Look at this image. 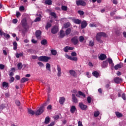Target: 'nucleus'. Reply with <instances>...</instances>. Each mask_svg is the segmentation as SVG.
Here are the masks:
<instances>
[{"label":"nucleus","mask_w":126,"mask_h":126,"mask_svg":"<svg viewBox=\"0 0 126 126\" xmlns=\"http://www.w3.org/2000/svg\"><path fill=\"white\" fill-rule=\"evenodd\" d=\"M22 26L24 30H22V33L25 34L29 29V26L27 24V21L26 19H24L21 21Z\"/></svg>","instance_id":"1"},{"label":"nucleus","mask_w":126,"mask_h":126,"mask_svg":"<svg viewBox=\"0 0 126 126\" xmlns=\"http://www.w3.org/2000/svg\"><path fill=\"white\" fill-rule=\"evenodd\" d=\"M44 106H47V103H45L43 105L41 106L38 110L35 112V116H40L44 113V110H45Z\"/></svg>","instance_id":"2"},{"label":"nucleus","mask_w":126,"mask_h":126,"mask_svg":"<svg viewBox=\"0 0 126 126\" xmlns=\"http://www.w3.org/2000/svg\"><path fill=\"white\" fill-rule=\"evenodd\" d=\"M49 60H51V57L46 56H42L38 58V60L39 61V62H44L45 63H48V62H49Z\"/></svg>","instance_id":"3"},{"label":"nucleus","mask_w":126,"mask_h":126,"mask_svg":"<svg viewBox=\"0 0 126 126\" xmlns=\"http://www.w3.org/2000/svg\"><path fill=\"white\" fill-rule=\"evenodd\" d=\"M76 3L77 6L81 5L82 6H85L86 5V2H85L83 0H78L76 1Z\"/></svg>","instance_id":"4"},{"label":"nucleus","mask_w":126,"mask_h":126,"mask_svg":"<svg viewBox=\"0 0 126 126\" xmlns=\"http://www.w3.org/2000/svg\"><path fill=\"white\" fill-rule=\"evenodd\" d=\"M71 42L74 45H77L78 44V38L77 36H74L71 39Z\"/></svg>","instance_id":"5"},{"label":"nucleus","mask_w":126,"mask_h":126,"mask_svg":"<svg viewBox=\"0 0 126 126\" xmlns=\"http://www.w3.org/2000/svg\"><path fill=\"white\" fill-rule=\"evenodd\" d=\"M59 32V28L57 26H54L51 29V33L52 34H57Z\"/></svg>","instance_id":"6"},{"label":"nucleus","mask_w":126,"mask_h":126,"mask_svg":"<svg viewBox=\"0 0 126 126\" xmlns=\"http://www.w3.org/2000/svg\"><path fill=\"white\" fill-rule=\"evenodd\" d=\"M123 66H124V63H123L122 62H120L119 63L114 66V69H115V70H118V68H122Z\"/></svg>","instance_id":"7"},{"label":"nucleus","mask_w":126,"mask_h":126,"mask_svg":"<svg viewBox=\"0 0 126 126\" xmlns=\"http://www.w3.org/2000/svg\"><path fill=\"white\" fill-rule=\"evenodd\" d=\"M35 36L37 39H41V35L42 34V32L41 31L38 30L35 32Z\"/></svg>","instance_id":"8"},{"label":"nucleus","mask_w":126,"mask_h":126,"mask_svg":"<svg viewBox=\"0 0 126 126\" xmlns=\"http://www.w3.org/2000/svg\"><path fill=\"white\" fill-rule=\"evenodd\" d=\"M57 76H58V77H61V76H62V68L60 65H57Z\"/></svg>","instance_id":"9"},{"label":"nucleus","mask_w":126,"mask_h":126,"mask_svg":"<svg viewBox=\"0 0 126 126\" xmlns=\"http://www.w3.org/2000/svg\"><path fill=\"white\" fill-rule=\"evenodd\" d=\"M114 81L117 84H119V83H121V81H123V79L119 77H116L114 78Z\"/></svg>","instance_id":"10"},{"label":"nucleus","mask_w":126,"mask_h":126,"mask_svg":"<svg viewBox=\"0 0 126 126\" xmlns=\"http://www.w3.org/2000/svg\"><path fill=\"white\" fill-rule=\"evenodd\" d=\"M99 60L100 61H104L107 59V56L105 54H101L98 57Z\"/></svg>","instance_id":"11"},{"label":"nucleus","mask_w":126,"mask_h":126,"mask_svg":"<svg viewBox=\"0 0 126 126\" xmlns=\"http://www.w3.org/2000/svg\"><path fill=\"white\" fill-rule=\"evenodd\" d=\"M79 106L81 110H86L87 109V105H84L82 102L79 104Z\"/></svg>","instance_id":"12"},{"label":"nucleus","mask_w":126,"mask_h":126,"mask_svg":"<svg viewBox=\"0 0 126 126\" xmlns=\"http://www.w3.org/2000/svg\"><path fill=\"white\" fill-rule=\"evenodd\" d=\"M72 100L74 103H75V104H76V103H78V100L75 96V94H72Z\"/></svg>","instance_id":"13"},{"label":"nucleus","mask_w":126,"mask_h":126,"mask_svg":"<svg viewBox=\"0 0 126 126\" xmlns=\"http://www.w3.org/2000/svg\"><path fill=\"white\" fill-rule=\"evenodd\" d=\"M81 24V27L82 29H84V28H85L86 26H87V22H86V21H83Z\"/></svg>","instance_id":"14"},{"label":"nucleus","mask_w":126,"mask_h":126,"mask_svg":"<svg viewBox=\"0 0 126 126\" xmlns=\"http://www.w3.org/2000/svg\"><path fill=\"white\" fill-rule=\"evenodd\" d=\"M64 36H65V33H64V32L63 30H61L60 32L59 38H63L64 37Z\"/></svg>","instance_id":"15"},{"label":"nucleus","mask_w":126,"mask_h":126,"mask_svg":"<svg viewBox=\"0 0 126 126\" xmlns=\"http://www.w3.org/2000/svg\"><path fill=\"white\" fill-rule=\"evenodd\" d=\"M107 63H109V64H111V67H114L115 64L113 63V60L111 58H108L107 60H106Z\"/></svg>","instance_id":"16"},{"label":"nucleus","mask_w":126,"mask_h":126,"mask_svg":"<svg viewBox=\"0 0 126 126\" xmlns=\"http://www.w3.org/2000/svg\"><path fill=\"white\" fill-rule=\"evenodd\" d=\"M101 38H102V37H101L100 36V35L98 34L97 33L96 35L95 36L96 40L99 43H103V41L102 40H101Z\"/></svg>","instance_id":"17"},{"label":"nucleus","mask_w":126,"mask_h":126,"mask_svg":"<svg viewBox=\"0 0 126 126\" xmlns=\"http://www.w3.org/2000/svg\"><path fill=\"white\" fill-rule=\"evenodd\" d=\"M102 68H106V67H108V61H105L102 62V64L101 65Z\"/></svg>","instance_id":"18"},{"label":"nucleus","mask_w":126,"mask_h":126,"mask_svg":"<svg viewBox=\"0 0 126 126\" xmlns=\"http://www.w3.org/2000/svg\"><path fill=\"white\" fill-rule=\"evenodd\" d=\"M50 121L51 118H50V117L47 116L45 118V119L44 120V124H45V125H48V124L50 123Z\"/></svg>","instance_id":"19"},{"label":"nucleus","mask_w":126,"mask_h":126,"mask_svg":"<svg viewBox=\"0 0 126 126\" xmlns=\"http://www.w3.org/2000/svg\"><path fill=\"white\" fill-rule=\"evenodd\" d=\"M65 101V98L64 97H61L59 99V103L61 104V105H63V103H64Z\"/></svg>","instance_id":"20"},{"label":"nucleus","mask_w":126,"mask_h":126,"mask_svg":"<svg viewBox=\"0 0 126 126\" xmlns=\"http://www.w3.org/2000/svg\"><path fill=\"white\" fill-rule=\"evenodd\" d=\"M72 21L75 24H81V21L79 19H73Z\"/></svg>","instance_id":"21"},{"label":"nucleus","mask_w":126,"mask_h":126,"mask_svg":"<svg viewBox=\"0 0 126 126\" xmlns=\"http://www.w3.org/2000/svg\"><path fill=\"white\" fill-rule=\"evenodd\" d=\"M45 4L47 5H52L53 3V1L52 0H45L44 1Z\"/></svg>","instance_id":"22"},{"label":"nucleus","mask_w":126,"mask_h":126,"mask_svg":"<svg viewBox=\"0 0 126 126\" xmlns=\"http://www.w3.org/2000/svg\"><path fill=\"white\" fill-rule=\"evenodd\" d=\"M69 72L71 76H73L74 77H75V76H76V72H75V71L73 70H70Z\"/></svg>","instance_id":"23"},{"label":"nucleus","mask_w":126,"mask_h":126,"mask_svg":"<svg viewBox=\"0 0 126 126\" xmlns=\"http://www.w3.org/2000/svg\"><path fill=\"white\" fill-rule=\"evenodd\" d=\"M76 111V107H75V106L72 105L70 108V113L71 114H74V112Z\"/></svg>","instance_id":"24"},{"label":"nucleus","mask_w":126,"mask_h":126,"mask_svg":"<svg viewBox=\"0 0 126 126\" xmlns=\"http://www.w3.org/2000/svg\"><path fill=\"white\" fill-rule=\"evenodd\" d=\"M92 74L94 76V77L98 78L99 77V75L100 74H99V72L97 71H94L92 72Z\"/></svg>","instance_id":"25"},{"label":"nucleus","mask_w":126,"mask_h":126,"mask_svg":"<svg viewBox=\"0 0 126 126\" xmlns=\"http://www.w3.org/2000/svg\"><path fill=\"white\" fill-rule=\"evenodd\" d=\"M97 34L101 37H107V34H106V33L104 32H98Z\"/></svg>","instance_id":"26"},{"label":"nucleus","mask_w":126,"mask_h":126,"mask_svg":"<svg viewBox=\"0 0 126 126\" xmlns=\"http://www.w3.org/2000/svg\"><path fill=\"white\" fill-rule=\"evenodd\" d=\"M71 32V29L70 28H67L65 31V34L66 36H68V35H69L70 33Z\"/></svg>","instance_id":"27"},{"label":"nucleus","mask_w":126,"mask_h":126,"mask_svg":"<svg viewBox=\"0 0 126 126\" xmlns=\"http://www.w3.org/2000/svg\"><path fill=\"white\" fill-rule=\"evenodd\" d=\"M28 111L30 115H35V112L31 109H28Z\"/></svg>","instance_id":"28"},{"label":"nucleus","mask_w":126,"mask_h":126,"mask_svg":"<svg viewBox=\"0 0 126 126\" xmlns=\"http://www.w3.org/2000/svg\"><path fill=\"white\" fill-rule=\"evenodd\" d=\"M115 115H116V117H117L118 118H122V117H123V114H122L119 112H116Z\"/></svg>","instance_id":"29"},{"label":"nucleus","mask_w":126,"mask_h":126,"mask_svg":"<svg viewBox=\"0 0 126 126\" xmlns=\"http://www.w3.org/2000/svg\"><path fill=\"white\" fill-rule=\"evenodd\" d=\"M29 80V79L27 78H22L21 79V83H24V82H26L27 81H28Z\"/></svg>","instance_id":"30"},{"label":"nucleus","mask_w":126,"mask_h":126,"mask_svg":"<svg viewBox=\"0 0 126 126\" xmlns=\"http://www.w3.org/2000/svg\"><path fill=\"white\" fill-rule=\"evenodd\" d=\"M50 27H52V24H51V23L50 22H48L45 27L46 30H48V29H49V28H50Z\"/></svg>","instance_id":"31"},{"label":"nucleus","mask_w":126,"mask_h":126,"mask_svg":"<svg viewBox=\"0 0 126 126\" xmlns=\"http://www.w3.org/2000/svg\"><path fill=\"white\" fill-rule=\"evenodd\" d=\"M15 56L17 59H19L20 57H23V53H20V54L17 53H16Z\"/></svg>","instance_id":"32"},{"label":"nucleus","mask_w":126,"mask_h":126,"mask_svg":"<svg viewBox=\"0 0 126 126\" xmlns=\"http://www.w3.org/2000/svg\"><path fill=\"white\" fill-rule=\"evenodd\" d=\"M46 68L49 70V71H51V64L49 63H47L46 65Z\"/></svg>","instance_id":"33"},{"label":"nucleus","mask_w":126,"mask_h":126,"mask_svg":"<svg viewBox=\"0 0 126 126\" xmlns=\"http://www.w3.org/2000/svg\"><path fill=\"white\" fill-rule=\"evenodd\" d=\"M51 53L53 56H56L57 54H58V52H57V50L52 49L51 50Z\"/></svg>","instance_id":"34"},{"label":"nucleus","mask_w":126,"mask_h":126,"mask_svg":"<svg viewBox=\"0 0 126 126\" xmlns=\"http://www.w3.org/2000/svg\"><path fill=\"white\" fill-rule=\"evenodd\" d=\"M41 44L43 45H47L48 44V41L46 39H43L41 40Z\"/></svg>","instance_id":"35"},{"label":"nucleus","mask_w":126,"mask_h":126,"mask_svg":"<svg viewBox=\"0 0 126 126\" xmlns=\"http://www.w3.org/2000/svg\"><path fill=\"white\" fill-rule=\"evenodd\" d=\"M13 45L14 46L13 50H14L15 51L17 50V42H16V41L14 42Z\"/></svg>","instance_id":"36"},{"label":"nucleus","mask_w":126,"mask_h":126,"mask_svg":"<svg viewBox=\"0 0 126 126\" xmlns=\"http://www.w3.org/2000/svg\"><path fill=\"white\" fill-rule=\"evenodd\" d=\"M78 94L80 96H82V97H83L84 98H85L86 97L85 94H84L81 91H78Z\"/></svg>","instance_id":"37"},{"label":"nucleus","mask_w":126,"mask_h":126,"mask_svg":"<svg viewBox=\"0 0 126 126\" xmlns=\"http://www.w3.org/2000/svg\"><path fill=\"white\" fill-rule=\"evenodd\" d=\"M70 27V23L69 22H67L65 24H64V27L65 28H68V27Z\"/></svg>","instance_id":"38"},{"label":"nucleus","mask_w":126,"mask_h":126,"mask_svg":"<svg viewBox=\"0 0 126 126\" xmlns=\"http://www.w3.org/2000/svg\"><path fill=\"white\" fill-rule=\"evenodd\" d=\"M18 69H21L22 67H23V65H22V63H20L17 64Z\"/></svg>","instance_id":"39"},{"label":"nucleus","mask_w":126,"mask_h":126,"mask_svg":"<svg viewBox=\"0 0 126 126\" xmlns=\"http://www.w3.org/2000/svg\"><path fill=\"white\" fill-rule=\"evenodd\" d=\"M8 86V83L6 82H3L2 83V87H4V88H6Z\"/></svg>","instance_id":"40"},{"label":"nucleus","mask_w":126,"mask_h":126,"mask_svg":"<svg viewBox=\"0 0 126 126\" xmlns=\"http://www.w3.org/2000/svg\"><path fill=\"white\" fill-rule=\"evenodd\" d=\"M61 8L63 11H66L67 10V6H66L62 5Z\"/></svg>","instance_id":"41"},{"label":"nucleus","mask_w":126,"mask_h":126,"mask_svg":"<svg viewBox=\"0 0 126 126\" xmlns=\"http://www.w3.org/2000/svg\"><path fill=\"white\" fill-rule=\"evenodd\" d=\"M53 118L54 119V120H55V121H57L60 119V116L58 115H55L53 117Z\"/></svg>","instance_id":"42"},{"label":"nucleus","mask_w":126,"mask_h":126,"mask_svg":"<svg viewBox=\"0 0 126 126\" xmlns=\"http://www.w3.org/2000/svg\"><path fill=\"white\" fill-rule=\"evenodd\" d=\"M37 64H38V65H39V66H40V67H43L45 66V65H44V63H42L41 62H38L37 63Z\"/></svg>","instance_id":"43"},{"label":"nucleus","mask_w":126,"mask_h":126,"mask_svg":"<svg viewBox=\"0 0 126 126\" xmlns=\"http://www.w3.org/2000/svg\"><path fill=\"white\" fill-rule=\"evenodd\" d=\"M100 115V112L98 111H95L94 113V117H97Z\"/></svg>","instance_id":"44"},{"label":"nucleus","mask_w":126,"mask_h":126,"mask_svg":"<svg viewBox=\"0 0 126 126\" xmlns=\"http://www.w3.org/2000/svg\"><path fill=\"white\" fill-rule=\"evenodd\" d=\"M3 36L5 38H6V39H9V38H10V35L5 33H3Z\"/></svg>","instance_id":"45"},{"label":"nucleus","mask_w":126,"mask_h":126,"mask_svg":"<svg viewBox=\"0 0 126 126\" xmlns=\"http://www.w3.org/2000/svg\"><path fill=\"white\" fill-rule=\"evenodd\" d=\"M89 45L90 47H93V46H94V41L90 40L89 43Z\"/></svg>","instance_id":"46"},{"label":"nucleus","mask_w":126,"mask_h":126,"mask_svg":"<svg viewBox=\"0 0 126 126\" xmlns=\"http://www.w3.org/2000/svg\"><path fill=\"white\" fill-rule=\"evenodd\" d=\"M79 41L82 43L84 41V37L82 36H80L79 38Z\"/></svg>","instance_id":"47"},{"label":"nucleus","mask_w":126,"mask_h":126,"mask_svg":"<svg viewBox=\"0 0 126 126\" xmlns=\"http://www.w3.org/2000/svg\"><path fill=\"white\" fill-rule=\"evenodd\" d=\"M78 59L77 57H72L71 56L70 61H74V62H77Z\"/></svg>","instance_id":"48"},{"label":"nucleus","mask_w":126,"mask_h":126,"mask_svg":"<svg viewBox=\"0 0 126 126\" xmlns=\"http://www.w3.org/2000/svg\"><path fill=\"white\" fill-rule=\"evenodd\" d=\"M63 51L65 52V53H68V46H66L64 48H63Z\"/></svg>","instance_id":"49"},{"label":"nucleus","mask_w":126,"mask_h":126,"mask_svg":"<svg viewBox=\"0 0 126 126\" xmlns=\"http://www.w3.org/2000/svg\"><path fill=\"white\" fill-rule=\"evenodd\" d=\"M78 13L80 15L82 16V15H84V12L83 11H82V10H79V11H78Z\"/></svg>","instance_id":"50"},{"label":"nucleus","mask_w":126,"mask_h":126,"mask_svg":"<svg viewBox=\"0 0 126 126\" xmlns=\"http://www.w3.org/2000/svg\"><path fill=\"white\" fill-rule=\"evenodd\" d=\"M50 15H51V16H53V17H54V18H57V15L56 14V13H55V12H51Z\"/></svg>","instance_id":"51"},{"label":"nucleus","mask_w":126,"mask_h":126,"mask_svg":"<svg viewBox=\"0 0 126 126\" xmlns=\"http://www.w3.org/2000/svg\"><path fill=\"white\" fill-rule=\"evenodd\" d=\"M122 99H123V100H124L125 101H126V94L123 93L122 95Z\"/></svg>","instance_id":"52"},{"label":"nucleus","mask_w":126,"mask_h":126,"mask_svg":"<svg viewBox=\"0 0 126 126\" xmlns=\"http://www.w3.org/2000/svg\"><path fill=\"white\" fill-rule=\"evenodd\" d=\"M87 100L88 101V103H91V101L92 100V99L91 98V97L88 96L87 98Z\"/></svg>","instance_id":"53"},{"label":"nucleus","mask_w":126,"mask_h":126,"mask_svg":"<svg viewBox=\"0 0 126 126\" xmlns=\"http://www.w3.org/2000/svg\"><path fill=\"white\" fill-rule=\"evenodd\" d=\"M39 21H41V18L37 17L34 20V22H39Z\"/></svg>","instance_id":"54"},{"label":"nucleus","mask_w":126,"mask_h":126,"mask_svg":"<svg viewBox=\"0 0 126 126\" xmlns=\"http://www.w3.org/2000/svg\"><path fill=\"white\" fill-rule=\"evenodd\" d=\"M71 56H72V57H76L77 54H76V52H73L71 53Z\"/></svg>","instance_id":"55"},{"label":"nucleus","mask_w":126,"mask_h":126,"mask_svg":"<svg viewBox=\"0 0 126 126\" xmlns=\"http://www.w3.org/2000/svg\"><path fill=\"white\" fill-rule=\"evenodd\" d=\"M64 57H66V59H68V60H71V56H70L67 54H65L64 55Z\"/></svg>","instance_id":"56"},{"label":"nucleus","mask_w":126,"mask_h":126,"mask_svg":"<svg viewBox=\"0 0 126 126\" xmlns=\"http://www.w3.org/2000/svg\"><path fill=\"white\" fill-rule=\"evenodd\" d=\"M90 27H97V25L95 24H90Z\"/></svg>","instance_id":"57"},{"label":"nucleus","mask_w":126,"mask_h":126,"mask_svg":"<svg viewBox=\"0 0 126 126\" xmlns=\"http://www.w3.org/2000/svg\"><path fill=\"white\" fill-rule=\"evenodd\" d=\"M116 34H117V35H118V36H120V35H121V32L120 31V30H117L116 31Z\"/></svg>","instance_id":"58"},{"label":"nucleus","mask_w":126,"mask_h":126,"mask_svg":"<svg viewBox=\"0 0 126 126\" xmlns=\"http://www.w3.org/2000/svg\"><path fill=\"white\" fill-rule=\"evenodd\" d=\"M68 47V50L69 51H72V50L74 49V47H70V46H67Z\"/></svg>","instance_id":"59"},{"label":"nucleus","mask_w":126,"mask_h":126,"mask_svg":"<svg viewBox=\"0 0 126 126\" xmlns=\"http://www.w3.org/2000/svg\"><path fill=\"white\" fill-rule=\"evenodd\" d=\"M0 69H4V65L0 64Z\"/></svg>","instance_id":"60"},{"label":"nucleus","mask_w":126,"mask_h":126,"mask_svg":"<svg viewBox=\"0 0 126 126\" xmlns=\"http://www.w3.org/2000/svg\"><path fill=\"white\" fill-rule=\"evenodd\" d=\"M15 103L17 106H20V101L19 100H16Z\"/></svg>","instance_id":"61"},{"label":"nucleus","mask_w":126,"mask_h":126,"mask_svg":"<svg viewBox=\"0 0 126 126\" xmlns=\"http://www.w3.org/2000/svg\"><path fill=\"white\" fill-rule=\"evenodd\" d=\"M24 9H25L24 6H21L20 7V10L21 11H22L24 10Z\"/></svg>","instance_id":"62"},{"label":"nucleus","mask_w":126,"mask_h":126,"mask_svg":"<svg viewBox=\"0 0 126 126\" xmlns=\"http://www.w3.org/2000/svg\"><path fill=\"white\" fill-rule=\"evenodd\" d=\"M20 15H21V14H20V12H16V16L17 18H18L19 16H20Z\"/></svg>","instance_id":"63"},{"label":"nucleus","mask_w":126,"mask_h":126,"mask_svg":"<svg viewBox=\"0 0 126 126\" xmlns=\"http://www.w3.org/2000/svg\"><path fill=\"white\" fill-rule=\"evenodd\" d=\"M47 110H52V105H49L47 107Z\"/></svg>","instance_id":"64"}]
</instances>
